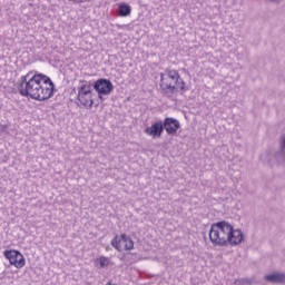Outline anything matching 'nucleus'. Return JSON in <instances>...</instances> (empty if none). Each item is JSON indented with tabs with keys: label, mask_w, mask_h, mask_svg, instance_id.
I'll use <instances>...</instances> for the list:
<instances>
[{
	"label": "nucleus",
	"mask_w": 285,
	"mask_h": 285,
	"mask_svg": "<svg viewBox=\"0 0 285 285\" xmlns=\"http://www.w3.org/2000/svg\"><path fill=\"white\" fill-rule=\"evenodd\" d=\"M19 92L22 97H30L36 101H46L55 95V83L50 77L37 71H29L21 77Z\"/></svg>",
	"instance_id": "obj_1"
},
{
	"label": "nucleus",
	"mask_w": 285,
	"mask_h": 285,
	"mask_svg": "<svg viewBox=\"0 0 285 285\" xmlns=\"http://www.w3.org/2000/svg\"><path fill=\"white\" fill-rule=\"evenodd\" d=\"M69 1H71V3H76V4L86 3V0H69Z\"/></svg>",
	"instance_id": "obj_13"
},
{
	"label": "nucleus",
	"mask_w": 285,
	"mask_h": 285,
	"mask_svg": "<svg viewBox=\"0 0 285 285\" xmlns=\"http://www.w3.org/2000/svg\"><path fill=\"white\" fill-rule=\"evenodd\" d=\"M97 262L100 268H106V266L110 265V259L106 256H100L99 258H97Z\"/></svg>",
	"instance_id": "obj_12"
},
{
	"label": "nucleus",
	"mask_w": 285,
	"mask_h": 285,
	"mask_svg": "<svg viewBox=\"0 0 285 285\" xmlns=\"http://www.w3.org/2000/svg\"><path fill=\"white\" fill-rule=\"evenodd\" d=\"M159 88L161 95L171 99L179 90L186 92V82L181 79L177 69H165V72L160 73Z\"/></svg>",
	"instance_id": "obj_3"
},
{
	"label": "nucleus",
	"mask_w": 285,
	"mask_h": 285,
	"mask_svg": "<svg viewBox=\"0 0 285 285\" xmlns=\"http://www.w3.org/2000/svg\"><path fill=\"white\" fill-rule=\"evenodd\" d=\"M209 240L213 246H237L244 242L242 229H235L226 220L214 223L209 230Z\"/></svg>",
	"instance_id": "obj_2"
},
{
	"label": "nucleus",
	"mask_w": 285,
	"mask_h": 285,
	"mask_svg": "<svg viewBox=\"0 0 285 285\" xmlns=\"http://www.w3.org/2000/svg\"><path fill=\"white\" fill-rule=\"evenodd\" d=\"M78 101L80 106L85 108H92L95 100L92 99V85L86 80H80V86L78 87Z\"/></svg>",
	"instance_id": "obj_4"
},
{
	"label": "nucleus",
	"mask_w": 285,
	"mask_h": 285,
	"mask_svg": "<svg viewBox=\"0 0 285 285\" xmlns=\"http://www.w3.org/2000/svg\"><path fill=\"white\" fill-rule=\"evenodd\" d=\"M111 285H117V284H111Z\"/></svg>",
	"instance_id": "obj_16"
},
{
	"label": "nucleus",
	"mask_w": 285,
	"mask_h": 285,
	"mask_svg": "<svg viewBox=\"0 0 285 285\" xmlns=\"http://www.w3.org/2000/svg\"><path fill=\"white\" fill-rule=\"evenodd\" d=\"M265 282L269 284H285V274L279 272H274L264 276Z\"/></svg>",
	"instance_id": "obj_10"
},
{
	"label": "nucleus",
	"mask_w": 285,
	"mask_h": 285,
	"mask_svg": "<svg viewBox=\"0 0 285 285\" xmlns=\"http://www.w3.org/2000/svg\"><path fill=\"white\" fill-rule=\"evenodd\" d=\"M163 128L166 130L167 135H176L177 130L181 128V124H179V120L176 118H165Z\"/></svg>",
	"instance_id": "obj_8"
},
{
	"label": "nucleus",
	"mask_w": 285,
	"mask_h": 285,
	"mask_svg": "<svg viewBox=\"0 0 285 285\" xmlns=\"http://www.w3.org/2000/svg\"><path fill=\"white\" fill-rule=\"evenodd\" d=\"M132 12V8L126 3L119 4V17H128Z\"/></svg>",
	"instance_id": "obj_11"
},
{
	"label": "nucleus",
	"mask_w": 285,
	"mask_h": 285,
	"mask_svg": "<svg viewBox=\"0 0 285 285\" xmlns=\"http://www.w3.org/2000/svg\"><path fill=\"white\" fill-rule=\"evenodd\" d=\"M94 88L98 92V98L104 101V97H108L112 92V82L108 79H99L95 82Z\"/></svg>",
	"instance_id": "obj_7"
},
{
	"label": "nucleus",
	"mask_w": 285,
	"mask_h": 285,
	"mask_svg": "<svg viewBox=\"0 0 285 285\" xmlns=\"http://www.w3.org/2000/svg\"><path fill=\"white\" fill-rule=\"evenodd\" d=\"M3 256L14 268H23L26 266V257L17 249H7L3 252Z\"/></svg>",
	"instance_id": "obj_5"
},
{
	"label": "nucleus",
	"mask_w": 285,
	"mask_h": 285,
	"mask_svg": "<svg viewBox=\"0 0 285 285\" xmlns=\"http://www.w3.org/2000/svg\"><path fill=\"white\" fill-rule=\"evenodd\" d=\"M111 246L119 252L132 250V248H135V243L132 242V238L128 237L126 234H122L120 236H116L111 240Z\"/></svg>",
	"instance_id": "obj_6"
},
{
	"label": "nucleus",
	"mask_w": 285,
	"mask_h": 285,
	"mask_svg": "<svg viewBox=\"0 0 285 285\" xmlns=\"http://www.w3.org/2000/svg\"><path fill=\"white\" fill-rule=\"evenodd\" d=\"M106 285H112V283L108 282Z\"/></svg>",
	"instance_id": "obj_14"
},
{
	"label": "nucleus",
	"mask_w": 285,
	"mask_h": 285,
	"mask_svg": "<svg viewBox=\"0 0 285 285\" xmlns=\"http://www.w3.org/2000/svg\"><path fill=\"white\" fill-rule=\"evenodd\" d=\"M145 134L153 139H157L164 135V122L161 120L156 121L153 126L145 129Z\"/></svg>",
	"instance_id": "obj_9"
},
{
	"label": "nucleus",
	"mask_w": 285,
	"mask_h": 285,
	"mask_svg": "<svg viewBox=\"0 0 285 285\" xmlns=\"http://www.w3.org/2000/svg\"><path fill=\"white\" fill-rule=\"evenodd\" d=\"M86 1L90 2V1H92V0H86Z\"/></svg>",
	"instance_id": "obj_15"
}]
</instances>
